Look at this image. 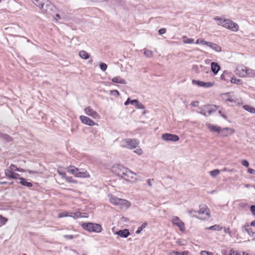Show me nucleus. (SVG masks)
I'll return each instance as SVG.
<instances>
[{"label":"nucleus","instance_id":"f257e3e1","mask_svg":"<svg viewBox=\"0 0 255 255\" xmlns=\"http://www.w3.org/2000/svg\"><path fill=\"white\" fill-rule=\"evenodd\" d=\"M215 20L218 21V24L223 27L229 29L233 31H237L239 30V26L237 23L233 22L230 19L220 18L216 16L214 18Z\"/></svg>","mask_w":255,"mask_h":255},{"label":"nucleus","instance_id":"f03ea898","mask_svg":"<svg viewBox=\"0 0 255 255\" xmlns=\"http://www.w3.org/2000/svg\"><path fill=\"white\" fill-rule=\"evenodd\" d=\"M66 170L67 172L77 178H88L90 176L89 173L86 170L83 169L79 171V169L74 166H69L66 168Z\"/></svg>","mask_w":255,"mask_h":255},{"label":"nucleus","instance_id":"7ed1b4c3","mask_svg":"<svg viewBox=\"0 0 255 255\" xmlns=\"http://www.w3.org/2000/svg\"><path fill=\"white\" fill-rule=\"evenodd\" d=\"M33 3L43 11L49 12L52 10L53 5L48 0H31Z\"/></svg>","mask_w":255,"mask_h":255},{"label":"nucleus","instance_id":"20e7f679","mask_svg":"<svg viewBox=\"0 0 255 255\" xmlns=\"http://www.w3.org/2000/svg\"><path fill=\"white\" fill-rule=\"evenodd\" d=\"M82 228L90 232L101 233L102 231V227L101 225L92 223H84L82 224Z\"/></svg>","mask_w":255,"mask_h":255},{"label":"nucleus","instance_id":"39448f33","mask_svg":"<svg viewBox=\"0 0 255 255\" xmlns=\"http://www.w3.org/2000/svg\"><path fill=\"white\" fill-rule=\"evenodd\" d=\"M223 98L227 103L231 102L232 106L240 105L242 103L241 99L238 97L235 96L233 93H226L223 94Z\"/></svg>","mask_w":255,"mask_h":255},{"label":"nucleus","instance_id":"423d86ee","mask_svg":"<svg viewBox=\"0 0 255 255\" xmlns=\"http://www.w3.org/2000/svg\"><path fill=\"white\" fill-rule=\"evenodd\" d=\"M120 144L122 147L133 149L139 144V141L135 139L125 138L121 141Z\"/></svg>","mask_w":255,"mask_h":255},{"label":"nucleus","instance_id":"0eeeda50","mask_svg":"<svg viewBox=\"0 0 255 255\" xmlns=\"http://www.w3.org/2000/svg\"><path fill=\"white\" fill-rule=\"evenodd\" d=\"M199 210L197 212L199 216L197 218L201 220H208L210 217V210L205 205H202L199 206Z\"/></svg>","mask_w":255,"mask_h":255},{"label":"nucleus","instance_id":"6e6552de","mask_svg":"<svg viewBox=\"0 0 255 255\" xmlns=\"http://www.w3.org/2000/svg\"><path fill=\"white\" fill-rule=\"evenodd\" d=\"M252 70L253 69L241 65L237 66L235 72L236 74L242 77H245L247 76L251 77Z\"/></svg>","mask_w":255,"mask_h":255},{"label":"nucleus","instance_id":"1a4fd4ad","mask_svg":"<svg viewBox=\"0 0 255 255\" xmlns=\"http://www.w3.org/2000/svg\"><path fill=\"white\" fill-rule=\"evenodd\" d=\"M124 170L125 172L123 173L121 177L127 181L135 182L137 180L136 178L135 177L136 174L128 168Z\"/></svg>","mask_w":255,"mask_h":255},{"label":"nucleus","instance_id":"9d476101","mask_svg":"<svg viewBox=\"0 0 255 255\" xmlns=\"http://www.w3.org/2000/svg\"><path fill=\"white\" fill-rule=\"evenodd\" d=\"M127 168L121 165H115L113 166L112 168V172L117 175L122 177L123 173L125 172L124 169H127Z\"/></svg>","mask_w":255,"mask_h":255},{"label":"nucleus","instance_id":"9b49d317","mask_svg":"<svg viewBox=\"0 0 255 255\" xmlns=\"http://www.w3.org/2000/svg\"><path fill=\"white\" fill-rule=\"evenodd\" d=\"M162 138L163 140L167 141H177L179 140V137L178 135L170 133H164L162 135Z\"/></svg>","mask_w":255,"mask_h":255},{"label":"nucleus","instance_id":"f8f14e48","mask_svg":"<svg viewBox=\"0 0 255 255\" xmlns=\"http://www.w3.org/2000/svg\"><path fill=\"white\" fill-rule=\"evenodd\" d=\"M84 111L86 115L92 117L93 118L99 119L100 118V116L98 113L90 107H86L84 109Z\"/></svg>","mask_w":255,"mask_h":255},{"label":"nucleus","instance_id":"ddd939ff","mask_svg":"<svg viewBox=\"0 0 255 255\" xmlns=\"http://www.w3.org/2000/svg\"><path fill=\"white\" fill-rule=\"evenodd\" d=\"M129 104L134 105L138 109H144V106L140 103L137 100H130V98H128L126 102L125 103V106H128Z\"/></svg>","mask_w":255,"mask_h":255},{"label":"nucleus","instance_id":"4468645a","mask_svg":"<svg viewBox=\"0 0 255 255\" xmlns=\"http://www.w3.org/2000/svg\"><path fill=\"white\" fill-rule=\"evenodd\" d=\"M130 202L128 200L123 199H121L117 205V206L122 210H127L130 207Z\"/></svg>","mask_w":255,"mask_h":255},{"label":"nucleus","instance_id":"2eb2a0df","mask_svg":"<svg viewBox=\"0 0 255 255\" xmlns=\"http://www.w3.org/2000/svg\"><path fill=\"white\" fill-rule=\"evenodd\" d=\"M192 82L193 85H196L199 87H203L206 88H209L213 85V83L212 82H204L196 80H193Z\"/></svg>","mask_w":255,"mask_h":255},{"label":"nucleus","instance_id":"dca6fc26","mask_svg":"<svg viewBox=\"0 0 255 255\" xmlns=\"http://www.w3.org/2000/svg\"><path fill=\"white\" fill-rule=\"evenodd\" d=\"M172 223L174 225L178 226L181 231H184L185 230L184 224L178 217H174L172 218Z\"/></svg>","mask_w":255,"mask_h":255},{"label":"nucleus","instance_id":"f3484780","mask_svg":"<svg viewBox=\"0 0 255 255\" xmlns=\"http://www.w3.org/2000/svg\"><path fill=\"white\" fill-rule=\"evenodd\" d=\"M80 119L81 122L85 125L93 126L95 125V123L94 121L90 119L89 118L85 116H81L80 117Z\"/></svg>","mask_w":255,"mask_h":255},{"label":"nucleus","instance_id":"a211bd4d","mask_svg":"<svg viewBox=\"0 0 255 255\" xmlns=\"http://www.w3.org/2000/svg\"><path fill=\"white\" fill-rule=\"evenodd\" d=\"M5 175L9 179H19L21 177H20V175L18 173H15L14 172H10L8 170H4Z\"/></svg>","mask_w":255,"mask_h":255},{"label":"nucleus","instance_id":"6ab92c4d","mask_svg":"<svg viewBox=\"0 0 255 255\" xmlns=\"http://www.w3.org/2000/svg\"><path fill=\"white\" fill-rule=\"evenodd\" d=\"M234 132V130L228 128H225L220 129V133L223 136H227L229 135L232 134Z\"/></svg>","mask_w":255,"mask_h":255},{"label":"nucleus","instance_id":"aec40b11","mask_svg":"<svg viewBox=\"0 0 255 255\" xmlns=\"http://www.w3.org/2000/svg\"><path fill=\"white\" fill-rule=\"evenodd\" d=\"M115 234L118 235V236L122 238H127L130 235V233L128 230L124 229L120 230L116 232Z\"/></svg>","mask_w":255,"mask_h":255},{"label":"nucleus","instance_id":"412c9836","mask_svg":"<svg viewBox=\"0 0 255 255\" xmlns=\"http://www.w3.org/2000/svg\"><path fill=\"white\" fill-rule=\"evenodd\" d=\"M207 46L210 47L211 49H212L216 52H220L222 51L221 47L216 43L211 42H209Z\"/></svg>","mask_w":255,"mask_h":255},{"label":"nucleus","instance_id":"4be33fe9","mask_svg":"<svg viewBox=\"0 0 255 255\" xmlns=\"http://www.w3.org/2000/svg\"><path fill=\"white\" fill-rule=\"evenodd\" d=\"M206 126L208 129L212 132H216L220 133L221 128L216 125H213L210 124H206Z\"/></svg>","mask_w":255,"mask_h":255},{"label":"nucleus","instance_id":"5701e85b","mask_svg":"<svg viewBox=\"0 0 255 255\" xmlns=\"http://www.w3.org/2000/svg\"><path fill=\"white\" fill-rule=\"evenodd\" d=\"M109 198L110 203L116 206L118 205L119 202H120L121 199L113 195H109Z\"/></svg>","mask_w":255,"mask_h":255},{"label":"nucleus","instance_id":"b1692460","mask_svg":"<svg viewBox=\"0 0 255 255\" xmlns=\"http://www.w3.org/2000/svg\"><path fill=\"white\" fill-rule=\"evenodd\" d=\"M211 70L214 74H217L220 69L219 65L216 62H213L211 64Z\"/></svg>","mask_w":255,"mask_h":255},{"label":"nucleus","instance_id":"393cba45","mask_svg":"<svg viewBox=\"0 0 255 255\" xmlns=\"http://www.w3.org/2000/svg\"><path fill=\"white\" fill-rule=\"evenodd\" d=\"M204 108L206 110H208V111L207 112L202 111L201 112H200L201 114H202L204 116L210 115L213 113L215 112L216 110V109H210L209 106H205Z\"/></svg>","mask_w":255,"mask_h":255},{"label":"nucleus","instance_id":"a878e982","mask_svg":"<svg viewBox=\"0 0 255 255\" xmlns=\"http://www.w3.org/2000/svg\"><path fill=\"white\" fill-rule=\"evenodd\" d=\"M112 81L114 83H117L123 84H126L127 83L125 79L122 78L120 76H117L116 77L113 78L112 79Z\"/></svg>","mask_w":255,"mask_h":255},{"label":"nucleus","instance_id":"bb28decb","mask_svg":"<svg viewBox=\"0 0 255 255\" xmlns=\"http://www.w3.org/2000/svg\"><path fill=\"white\" fill-rule=\"evenodd\" d=\"M69 217H72L75 219H77L79 218H83L85 216H82V213L77 212L75 213L69 212Z\"/></svg>","mask_w":255,"mask_h":255},{"label":"nucleus","instance_id":"cd10ccee","mask_svg":"<svg viewBox=\"0 0 255 255\" xmlns=\"http://www.w3.org/2000/svg\"><path fill=\"white\" fill-rule=\"evenodd\" d=\"M79 55L81 58L84 59H88L90 57V54L84 50L80 51Z\"/></svg>","mask_w":255,"mask_h":255},{"label":"nucleus","instance_id":"c85d7f7f","mask_svg":"<svg viewBox=\"0 0 255 255\" xmlns=\"http://www.w3.org/2000/svg\"><path fill=\"white\" fill-rule=\"evenodd\" d=\"M20 184L27 187H31L32 186V184L31 182H27L25 179L23 178H20Z\"/></svg>","mask_w":255,"mask_h":255},{"label":"nucleus","instance_id":"c756f323","mask_svg":"<svg viewBox=\"0 0 255 255\" xmlns=\"http://www.w3.org/2000/svg\"><path fill=\"white\" fill-rule=\"evenodd\" d=\"M143 51V54L147 58H150L152 57L153 55V53L151 50L147 49H143L142 50Z\"/></svg>","mask_w":255,"mask_h":255},{"label":"nucleus","instance_id":"7c9ffc66","mask_svg":"<svg viewBox=\"0 0 255 255\" xmlns=\"http://www.w3.org/2000/svg\"><path fill=\"white\" fill-rule=\"evenodd\" d=\"M0 137L6 141H12V137H10L9 135L5 133H0Z\"/></svg>","mask_w":255,"mask_h":255},{"label":"nucleus","instance_id":"2f4dec72","mask_svg":"<svg viewBox=\"0 0 255 255\" xmlns=\"http://www.w3.org/2000/svg\"><path fill=\"white\" fill-rule=\"evenodd\" d=\"M183 42L186 44H192L194 43V40L192 38H188L186 36H183Z\"/></svg>","mask_w":255,"mask_h":255},{"label":"nucleus","instance_id":"473e14b6","mask_svg":"<svg viewBox=\"0 0 255 255\" xmlns=\"http://www.w3.org/2000/svg\"><path fill=\"white\" fill-rule=\"evenodd\" d=\"M243 108L245 110L251 113H255V109L251 107V106L245 105L243 106Z\"/></svg>","mask_w":255,"mask_h":255},{"label":"nucleus","instance_id":"72a5a7b5","mask_svg":"<svg viewBox=\"0 0 255 255\" xmlns=\"http://www.w3.org/2000/svg\"><path fill=\"white\" fill-rule=\"evenodd\" d=\"M18 170V168L15 165L11 164L10 165L9 169H5L4 170H8L10 172H14V171H17Z\"/></svg>","mask_w":255,"mask_h":255},{"label":"nucleus","instance_id":"f704fd0d","mask_svg":"<svg viewBox=\"0 0 255 255\" xmlns=\"http://www.w3.org/2000/svg\"><path fill=\"white\" fill-rule=\"evenodd\" d=\"M220 173V170L219 169H215L210 172V175L213 177H215L218 175Z\"/></svg>","mask_w":255,"mask_h":255},{"label":"nucleus","instance_id":"c9c22d12","mask_svg":"<svg viewBox=\"0 0 255 255\" xmlns=\"http://www.w3.org/2000/svg\"><path fill=\"white\" fill-rule=\"evenodd\" d=\"M222 228L220 227L218 225H215L214 226H211L210 227L207 228L206 229L211 230L214 231H219L221 230Z\"/></svg>","mask_w":255,"mask_h":255},{"label":"nucleus","instance_id":"e433bc0d","mask_svg":"<svg viewBox=\"0 0 255 255\" xmlns=\"http://www.w3.org/2000/svg\"><path fill=\"white\" fill-rule=\"evenodd\" d=\"M147 226V224L146 223H143L140 227L138 228V229L136 230L135 232V233L137 234H139L141 231L143 230V229H144Z\"/></svg>","mask_w":255,"mask_h":255},{"label":"nucleus","instance_id":"4c0bfd02","mask_svg":"<svg viewBox=\"0 0 255 255\" xmlns=\"http://www.w3.org/2000/svg\"><path fill=\"white\" fill-rule=\"evenodd\" d=\"M69 217V212H63L61 213H59L58 214V217L59 218H63V217Z\"/></svg>","mask_w":255,"mask_h":255},{"label":"nucleus","instance_id":"58836bf2","mask_svg":"<svg viewBox=\"0 0 255 255\" xmlns=\"http://www.w3.org/2000/svg\"><path fill=\"white\" fill-rule=\"evenodd\" d=\"M208 43H209V42L206 41L203 39H198L195 42V43L197 44H202L206 45H208Z\"/></svg>","mask_w":255,"mask_h":255},{"label":"nucleus","instance_id":"ea45409f","mask_svg":"<svg viewBox=\"0 0 255 255\" xmlns=\"http://www.w3.org/2000/svg\"><path fill=\"white\" fill-rule=\"evenodd\" d=\"M7 221V219L0 215V226L4 225Z\"/></svg>","mask_w":255,"mask_h":255},{"label":"nucleus","instance_id":"a19ab883","mask_svg":"<svg viewBox=\"0 0 255 255\" xmlns=\"http://www.w3.org/2000/svg\"><path fill=\"white\" fill-rule=\"evenodd\" d=\"M245 230L250 236H251L252 237H254V235H255V233L254 232L251 231L250 228H246Z\"/></svg>","mask_w":255,"mask_h":255},{"label":"nucleus","instance_id":"79ce46f5","mask_svg":"<svg viewBox=\"0 0 255 255\" xmlns=\"http://www.w3.org/2000/svg\"><path fill=\"white\" fill-rule=\"evenodd\" d=\"M66 180L70 183H76L77 181L75 180H74L72 177L70 176H67L65 177Z\"/></svg>","mask_w":255,"mask_h":255},{"label":"nucleus","instance_id":"37998d69","mask_svg":"<svg viewBox=\"0 0 255 255\" xmlns=\"http://www.w3.org/2000/svg\"><path fill=\"white\" fill-rule=\"evenodd\" d=\"M197 212L195 210H191L188 211V214L191 217L197 218L198 216L196 215Z\"/></svg>","mask_w":255,"mask_h":255},{"label":"nucleus","instance_id":"c03bdc74","mask_svg":"<svg viewBox=\"0 0 255 255\" xmlns=\"http://www.w3.org/2000/svg\"><path fill=\"white\" fill-rule=\"evenodd\" d=\"M100 67L101 70L103 71H105L107 68V64L103 62L100 63Z\"/></svg>","mask_w":255,"mask_h":255},{"label":"nucleus","instance_id":"a18cd8bd","mask_svg":"<svg viewBox=\"0 0 255 255\" xmlns=\"http://www.w3.org/2000/svg\"><path fill=\"white\" fill-rule=\"evenodd\" d=\"M135 149L134 150V152L137 153L138 155H141L142 153V150L140 148L137 147L135 148Z\"/></svg>","mask_w":255,"mask_h":255},{"label":"nucleus","instance_id":"49530a36","mask_svg":"<svg viewBox=\"0 0 255 255\" xmlns=\"http://www.w3.org/2000/svg\"><path fill=\"white\" fill-rule=\"evenodd\" d=\"M241 162L242 164L245 167H248L249 166V162L246 159L243 160Z\"/></svg>","mask_w":255,"mask_h":255},{"label":"nucleus","instance_id":"de8ad7c7","mask_svg":"<svg viewBox=\"0 0 255 255\" xmlns=\"http://www.w3.org/2000/svg\"><path fill=\"white\" fill-rule=\"evenodd\" d=\"M200 254L201 255H213V254L212 253L205 251H202Z\"/></svg>","mask_w":255,"mask_h":255},{"label":"nucleus","instance_id":"09e8293b","mask_svg":"<svg viewBox=\"0 0 255 255\" xmlns=\"http://www.w3.org/2000/svg\"><path fill=\"white\" fill-rule=\"evenodd\" d=\"M190 105H191L192 107H198V105H199V102H198V101H194V102H192V103L190 104Z\"/></svg>","mask_w":255,"mask_h":255},{"label":"nucleus","instance_id":"8fccbe9b","mask_svg":"<svg viewBox=\"0 0 255 255\" xmlns=\"http://www.w3.org/2000/svg\"><path fill=\"white\" fill-rule=\"evenodd\" d=\"M230 255H240V254L237 251L231 250L230 252Z\"/></svg>","mask_w":255,"mask_h":255},{"label":"nucleus","instance_id":"3c124183","mask_svg":"<svg viewBox=\"0 0 255 255\" xmlns=\"http://www.w3.org/2000/svg\"><path fill=\"white\" fill-rule=\"evenodd\" d=\"M166 31V29L165 28H162L159 30L158 32L160 35L164 34Z\"/></svg>","mask_w":255,"mask_h":255},{"label":"nucleus","instance_id":"603ef678","mask_svg":"<svg viewBox=\"0 0 255 255\" xmlns=\"http://www.w3.org/2000/svg\"><path fill=\"white\" fill-rule=\"evenodd\" d=\"M231 82L232 83H238L240 82V80L237 79L236 78H232L231 79Z\"/></svg>","mask_w":255,"mask_h":255},{"label":"nucleus","instance_id":"864d4df0","mask_svg":"<svg viewBox=\"0 0 255 255\" xmlns=\"http://www.w3.org/2000/svg\"><path fill=\"white\" fill-rule=\"evenodd\" d=\"M64 237L67 239L72 240L73 239L74 236L72 235H65Z\"/></svg>","mask_w":255,"mask_h":255},{"label":"nucleus","instance_id":"5fc2aeb1","mask_svg":"<svg viewBox=\"0 0 255 255\" xmlns=\"http://www.w3.org/2000/svg\"><path fill=\"white\" fill-rule=\"evenodd\" d=\"M185 254H187V252L185 251L181 253L178 252H175L173 253V254H175V255H184Z\"/></svg>","mask_w":255,"mask_h":255},{"label":"nucleus","instance_id":"6e6d98bb","mask_svg":"<svg viewBox=\"0 0 255 255\" xmlns=\"http://www.w3.org/2000/svg\"><path fill=\"white\" fill-rule=\"evenodd\" d=\"M248 171L250 174H255V170L252 168H249L248 169Z\"/></svg>","mask_w":255,"mask_h":255},{"label":"nucleus","instance_id":"4d7b16f0","mask_svg":"<svg viewBox=\"0 0 255 255\" xmlns=\"http://www.w3.org/2000/svg\"><path fill=\"white\" fill-rule=\"evenodd\" d=\"M251 210L252 211V213L255 215V205H252L251 207Z\"/></svg>","mask_w":255,"mask_h":255},{"label":"nucleus","instance_id":"13d9d810","mask_svg":"<svg viewBox=\"0 0 255 255\" xmlns=\"http://www.w3.org/2000/svg\"><path fill=\"white\" fill-rule=\"evenodd\" d=\"M224 232L229 234L231 236V231L229 228H224Z\"/></svg>","mask_w":255,"mask_h":255},{"label":"nucleus","instance_id":"bf43d9fd","mask_svg":"<svg viewBox=\"0 0 255 255\" xmlns=\"http://www.w3.org/2000/svg\"><path fill=\"white\" fill-rule=\"evenodd\" d=\"M114 95H116L117 96H119V92L118 90H113L112 92H111Z\"/></svg>","mask_w":255,"mask_h":255},{"label":"nucleus","instance_id":"052dcab7","mask_svg":"<svg viewBox=\"0 0 255 255\" xmlns=\"http://www.w3.org/2000/svg\"><path fill=\"white\" fill-rule=\"evenodd\" d=\"M59 174L63 178L65 179V177H67L66 174L64 172H61L60 171H58Z\"/></svg>","mask_w":255,"mask_h":255},{"label":"nucleus","instance_id":"680f3d73","mask_svg":"<svg viewBox=\"0 0 255 255\" xmlns=\"http://www.w3.org/2000/svg\"><path fill=\"white\" fill-rule=\"evenodd\" d=\"M147 184L150 187H151L152 186V183H151V180L150 179H148L147 180Z\"/></svg>","mask_w":255,"mask_h":255},{"label":"nucleus","instance_id":"e2e57ef3","mask_svg":"<svg viewBox=\"0 0 255 255\" xmlns=\"http://www.w3.org/2000/svg\"><path fill=\"white\" fill-rule=\"evenodd\" d=\"M251 77H255V70H253L252 72V74L251 75Z\"/></svg>","mask_w":255,"mask_h":255},{"label":"nucleus","instance_id":"0e129e2a","mask_svg":"<svg viewBox=\"0 0 255 255\" xmlns=\"http://www.w3.org/2000/svg\"><path fill=\"white\" fill-rule=\"evenodd\" d=\"M27 172H28L29 174L37 173L35 171H32V170H27Z\"/></svg>","mask_w":255,"mask_h":255},{"label":"nucleus","instance_id":"69168bd1","mask_svg":"<svg viewBox=\"0 0 255 255\" xmlns=\"http://www.w3.org/2000/svg\"><path fill=\"white\" fill-rule=\"evenodd\" d=\"M245 187H246V188H250V187H253L250 184H245Z\"/></svg>","mask_w":255,"mask_h":255},{"label":"nucleus","instance_id":"338daca9","mask_svg":"<svg viewBox=\"0 0 255 255\" xmlns=\"http://www.w3.org/2000/svg\"><path fill=\"white\" fill-rule=\"evenodd\" d=\"M251 225L252 226H254L255 227V220L253 221V222H251Z\"/></svg>","mask_w":255,"mask_h":255},{"label":"nucleus","instance_id":"774afa93","mask_svg":"<svg viewBox=\"0 0 255 255\" xmlns=\"http://www.w3.org/2000/svg\"><path fill=\"white\" fill-rule=\"evenodd\" d=\"M17 171L23 172H24V170L22 168H18V170H17Z\"/></svg>","mask_w":255,"mask_h":255}]
</instances>
